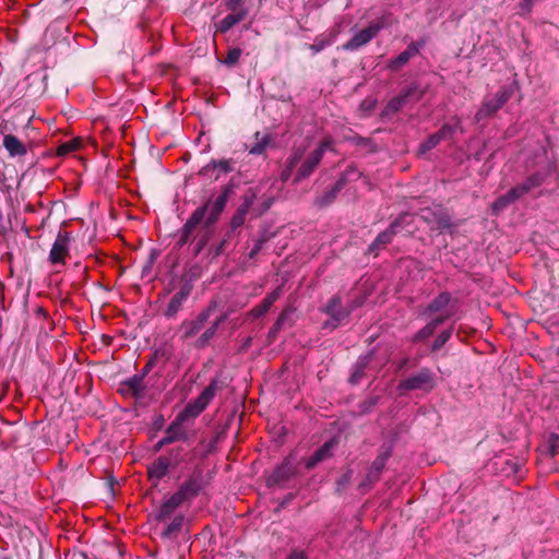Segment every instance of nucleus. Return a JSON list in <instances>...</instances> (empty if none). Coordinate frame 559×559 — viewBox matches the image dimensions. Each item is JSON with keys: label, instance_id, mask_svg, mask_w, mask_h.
I'll return each mask as SVG.
<instances>
[{"label": "nucleus", "instance_id": "nucleus-26", "mask_svg": "<svg viewBox=\"0 0 559 559\" xmlns=\"http://www.w3.org/2000/svg\"><path fill=\"white\" fill-rule=\"evenodd\" d=\"M2 144L11 158L25 156L27 153L25 144L14 134H5Z\"/></svg>", "mask_w": 559, "mask_h": 559}, {"label": "nucleus", "instance_id": "nucleus-11", "mask_svg": "<svg viewBox=\"0 0 559 559\" xmlns=\"http://www.w3.org/2000/svg\"><path fill=\"white\" fill-rule=\"evenodd\" d=\"M383 28V22H372L364 29L356 33L349 40H347L343 46L342 49L345 51H354L362 46L370 43L378 33Z\"/></svg>", "mask_w": 559, "mask_h": 559}, {"label": "nucleus", "instance_id": "nucleus-53", "mask_svg": "<svg viewBox=\"0 0 559 559\" xmlns=\"http://www.w3.org/2000/svg\"><path fill=\"white\" fill-rule=\"evenodd\" d=\"M343 173L346 174L350 180H356L360 177V173L354 164L348 165Z\"/></svg>", "mask_w": 559, "mask_h": 559}, {"label": "nucleus", "instance_id": "nucleus-24", "mask_svg": "<svg viewBox=\"0 0 559 559\" xmlns=\"http://www.w3.org/2000/svg\"><path fill=\"white\" fill-rule=\"evenodd\" d=\"M321 160L322 159L320 157V153L311 152L300 165L294 181L300 182L301 180L308 178L319 166Z\"/></svg>", "mask_w": 559, "mask_h": 559}, {"label": "nucleus", "instance_id": "nucleus-28", "mask_svg": "<svg viewBox=\"0 0 559 559\" xmlns=\"http://www.w3.org/2000/svg\"><path fill=\"white\" fill-rule=\"evenodd\" d=\"M182 503L171 495L167 500H165L156 513L154 514L155 521L157 522H166L173 513L179 508Z\"/></svg>", "mask_w": 559, "mask_h": 559}, {"label": "nucleus", "instance_id": "nucleus-15", "mask_svg": "<svg viewBox=\"0 0 559 559\" xmlns=\"http://www.w3.org/2000/svg\"><path fill=\"white\" fill-rule=\"evenodd\" d=\"M254 200V193H249L243 197L242 203L238 206V209L235 211L230 218L228 227L229 234L239 236V228L245 224L247 214L249 213V210L253 205Z\"/></svg>", "mask_w": 559, "mask_h": 559}, {"label": "nucleus", "instance_id": "nucleus-3", "mask_svg": "<svg viewBox=\"0 0 559 559\" xmlns=\"http://www.w3.org/2000/svg\"><path fill=\"white\" fill-rule=\"evenodd\" d=\"M512 86H501L493 95H487L481 102L480 108L475 114L476 121H481L496 115L512 97Z\"/></svg>", "mask_w": 559, "mask_h": 559}, {"label": "nucleus", "instance_id": "nucleus-16", "mask_svg": "<svg viewBox=\"0 0 559 559\" xmlns=\"http://www.w3.org/2000/svg\"><path fill=\"white\" fill-rule=\"evenodd\" d=\"M336 444L337 442L335 439H330L319 447L310 456L304 457L301 462L304 463L305 468L307 471H311L320 463L331 459Z\"/></svg>", "mask_w": 559, "mask_h": 559}, {"label": "nucleus", "instance_id": "nucleus-32", "mask_svg": "<svg viewBox=\"0 0 559 559\" xmlns=\"http://www.w3.org/2000/svg\"><path fill=\"white\" fill-rule=\"evenodd\" d=\"M281 295V288L277 287L273 292L269 293L266 297L262 300V302L252 309V313L254 317H261L265 314L272 305L280 298Z\"/></svg>", "mask_w": 559, "mask_h": 559}, {"label": "nucleus", "instance_id": "nucleus-4", "mask_svg": "<svg viewBox=\"0 0 559 559\" xmlns=\"http://www.w3.org/2000/svg\"><path fill=\"white\" fill-rule=\"evenodd\" d=\"M298 462L293 454H289L284 461L275 467V469L267 476L266 486L283 488L292 479L296 478L299 473Z\"/></svg>", "mask_w": 559, "mask_h": 559}, {"label": "nucleus", "instance_id": "nucleus-7", "mask_svg": "<svg viewBox=\"0 0 559 559\" xmlns=\"http://www.w3.org/2000/svg\"><path fill=\"white\" fill-rule=\"evenodd\" d=\"M435 385L436 382L432 371L429 368L424 367L420 368L416 373L411 374L409 377L400 381L397 390L402 395L405 392L414 390L430 391L435 388Z\"/></svg>", "mask_w": 559, "mask_h": 559}, {"label": "nucleus", "instance_id": "nucleus-54", "mask_svg": "<svg viewBox=\"0 0 559 559\" xmlns=\"http://www.w3.org/2000/svg\"><path fill=\"white\" fill-rule=\"evenodd\" d=\"M348 181H350V178H348L346 174L342 173L333 187L341 192Z\"/></svg>", "mask_w": 559, "mask_h": 559}, {"label": "nucleus", "instance_id": "nucleus-40", "mask_svg": "<svg viewBox=\"0 0 559 559\" xmlns=\"http://www.w3.org/2000/svg\"><path fill=\"white\" fill-rule=\"evenodd\" d=\"M516 199L511 195V190H509L506 194L500 195L492 204V209L495 212H499L504 210L508 205L515 202Z\"/></svg>", "mask_w": 559, "mask_h": 559}, {"label": "nucleus", "instance_id": "nucleus-29", "mask_svg": "<svg viewBox=\"0 0 559 559\" xmlns=\"http://www.w3.org/2000/svg\"><path fill=\"white\" fill-rule=\"evenodd\" d=\"M169 468H173L170 463L160 455L148 466L147 474L150 479L158 481L168 474Z\"/></svg>", "mask_w": 559, "mask_h": 559}, {"label": "nucleus", "instance_id": "nucleus-45", "mask_svg": "<svg viewBox=\"0 0 559 559\" xmlns=\"http://www.w3.org/2000/svg\"><path fill=\"white\" fill-rule=\"evenodd\" d=\"M331 41L322 36L316 37L313 44L309 45V49L313 55L322 51L326 46H330Z\"/></svg>", "mask_w": 559, "mask_h": 559}, {"label": "nucleus", "instance_id": "nucleus-21", "mask_svg": "<svg viewBox=\"0 0 559 559\" xmlns=\"http://www.w3.org/2000/svg\"><path fill=\"white\" fill-rule=\"evenodd\" d=\"M176 441H189V435L185 427L174 420L165 430V436L154 445V451L158 452L163 447Z\"/></svg>", "mask_w": 559, "mask_h": 559}, {"label": "nucleus", "instance_id": "nucleus-36", "mask_svg": "<svg viewBox=\"0 0 559 559\" xmlns=\"http://www.w3.org/2000/svg\"><path fill=\"white\" fill-rule=\"evenodd\" d=\"M340 191L332 187L330 190L325 191L322 195H319L314 200V204L320 207H326L331 205L337 198Z\"/></svg>", "mask_w": 559, "mask_h": 559}, {"label": "nucleus", "instance_id": "nucleus-50", "mask_svg": "<svg viewBox=\"0 0 559 559\" xmlns=\"http://www.w3.org/2000/svg\"><path fill=\"white\" fill-rule=\"evenodd\" d=\"M266 240L267 239L265 237H262L254 241V245L248 254L250 259H254L259 254V252L262 250L263 245L266 242Z\"/></svg>", "mask_w": 559, "mask_h": 559}, {"label": "nucleus", "instance_id": "nucleus-27", "mask_svg": "<svg viewBox=\"0 0 559 559\" xmlns=\"http://www.w3.org/2000/svg\"><path fill=\"white\" fill-rule=\"evenodd\" d=\"M225 386L224 380L218 377H214L211 379L207 386L200 393L197 400L202 403L205 407L210 404V402L214 399L216 393L221 391Z\"/></svg>", "mask_w": 559, "mask_h": 559}, {"label": "nucleus", "instance_id": "nucleus-43", "mask_svg": "<svg viewBox=\"0 0 559 559\" xmlns=\"http://www.w3.org/2000/svg\"><path fill=\"white\" fill-rule=\"evenodd\" d=\"M293 312L292 308L284 309L281 314L278 316L276 322V328H286L292 326L293 320L290 319V314Z\"/></svg>", "mask_w": 559, "mask_h": 559}, {"label": "nucleus", "instance_id": "nucleus-9", "mask_svg": "<svg viewBox=\"0 0 559 559\" xmlns=\"http://www.w3.org/2000/svg\"><path fill=\"white\" fill-rule=\"evenodd\" d=\"M324 312L330 316V319L323 323V329L331 331L337 329L349 317V311L343 307L342 299L338 295H334L330 298L324 308Z\"/></svg>", "mask_w": 559, "mask_h": 559}, {"label": "nucleus", "instance_id": "nucleus-64", "mask_svg": "<svg viewBox=\"0 0 559 559\" xmlns=\"http://www.w3.org/2000/svg\"><path fill=\"white\" fill-rule=\"evenodd\" d=\"M294 498L293 493H289L286 496V498L281 502L280 507L284 508L286 504L290 502V500Z\"/></svg>", "mask_w": 559, "mask_h": 559}, {"label": "nucleus", "instance_id": "nucleus-44", "mask_svg": "<svg viewBox=\"0 0 559 559\" xmlns=\"http://www.w3.org/2000/svg\"><path fill=\"white\" fill-rule=\"evenodd\" d=\"M435 333V330L432 326L427 323L424 328H421L417 333L413 336L412 342L413 343H419L429 336H431Z\"/></svg>", "mask_w": 559, "mask_h": 559}, {"label": "nucleus", "instance_id": "nucleus-58", "mask_svg": "<svg viewBox=\"0 0 559 559\" xmlns=\"http://www.w3.org/2000/svg\"><path fill=\"white\" fill-rule=\"evenodd\" d=\"M286 559H307V555L304 550L294 549Z\"/></svg>", "mask_w": 559, "mask_h": 559}, {"label": "nucleus", "instance_id": "nucleus-49", "mask_svg": "<svg viewBox=\"0 0 559 559\" xmlns=\"http://www.w3.org/2000/svg\"><path fill=\"white\" fill-rule=\"evenodd\" d=\"M332 145H333V139L331 136H325L321 141L319 146L313 151V153H320V157L322 159L325 151L332 150Z\"/></svg>", "mask_w": 559, "mask_h": 559}, {"label": "nucleus", "instance_id": "nucleus-56", "mask_svg": "<svg viewBox=\"0 0 559 559\" xmlns=\"http://www.w3.org/2000/svg\"><path fill=\"white\" fill-rule=\"evenodd\" d=\"M559 440V437L555 433H552L549 438V452L551 456H555L557 454V442Z\"/></svg>", "mask_w": 559, "mask_h": 559}, {"label": "nucleus", "instance_id": "nucleus-46", "mask_svg": "<svg viewBox=\"0 0 559 559\" xmlns=\"http://www.w3.org/2000/svg\"><path fill=\"white\" fill-rule=\"evenodd\" d=\"M304 155V150L301 148H295L292 153V155L287 158L286 166L289 167V169H294L298 163L301 160Z\"/></svg>", "mask_w": 559, "mask_h": 559}, {"label": "nucleus", "instance_id": "nucleus-60", "mask_svg": "<svg viewBox=\"0 0 559 559\" xmlns=\"http://www.w3.org/2000/svg\"><path fill=\"white\" fill-rule=\"evenodd\" d=\"M293 170H294V169H289V167H288V166H285V168L283 169V171H282V174H281V179H282L283 181H287V180L290 178V176H292V174H293Z\"/></svg>", "mask_w": 559, "mask_h": 559}, {"label": "nucleus", "instance_id": "nucleus-12", "mask_svg": "<svg viewBox=\"0 0 559 559\" xmlns=\"http://www.w3.org/2000/svg\"><path fill=\"white\" fill-rule=\"evenodd\" d=\"M407 216V213L399 215L385 230H383L376 237V239L369 246L368 251L377 255L378 251L381 248H384L385 246L391 243L393 237L400 231V228L404 226Z\"/></svg>", "mask_w": 559, "mask_h": 559}, {"label": "nucleus", "instance_id": "nucleus-2", "mask_svg": "<svg viewBox=\"0 0 559 559\" xmlns=\"http://www.w3.org/2000/svg\"><path fill=\"white\" fill-rule=\"evenodd\" d=\"M217 302L212 300L194 318L183 320L178 329L179 338L187 342L195 337L204 328L211 316L214 313Z\"/></svg>", "mask_w": 559, "mask_h": 559}, {"label": "nucleus", "instance_id": "nucleus-63", "mask_svg": "<svg viewBox=\"0 0 559 559\" xmlns=\"http://www.w3.org/2000/svg\"><path fill=\"white\" fill-rule=\"evenodd\" d=\"M409 361H411V359H409L408 357L403 358V359L399 362V365H397V371H400V370L404 369L405 367H407V366H408V364H409Z\"/></svg>", "mask_w": 559, "mask_h": 559}, {"label": "nucleus", "instance_id": "nucleus-39", "mask_svg": "<svg viewBox=\"0 0 559 559\" xmlns=\"http://www.w3.org/2000/svg\"><path fill=\"white\" fill-rule=\"evenodd\" d=\"M452 333H453L452 326L442 331L433 341V343L431 345V350L432 352L440 350L445 345V343L451 338Z\"/></svg>", "mask_w": 559, "mask_h": 559}, {"label": "nucleus", "instance_id": "nucleus-25", "mask_svg": "<svg viewBox=\"0 0 559 559\" xmlns=\"http://www.w3.org/2000/svg\"><path fill=\"white\" fill-rule=\"evenodd\" d=\"M206 407L198 400L190 402L186 407L176 416L175 420L178 421L182 427L189 420L197 418Z\"/></svg>", "mask_w": 559, "mask_h": 559}, {"label": "nucleus", "instance_id": "nucleus-42", "mask_svg": "<svg viewBox=\"0 0 559 559\" xmlns=\"http://www.w3.org/2000/svg\"><path fill=\"white\" fill-rule=\"evenodd\" d=\"M173 468L177 467L182 461V448L171 449L167 455H163Z\"/></svg>", "mask_w": 559, "mask_h": 559}, {"label": "nucleus", "instance_id": "nucleus-10", "mask_svg": "<svg viewBox=\"0 0 559 559\" xmlns=\"http://www.w3.org/2000/svg\"><path fill=\"white\" fill-rule=\"evenodd\" d=\"M237 162L233 158L211 159L204 165L198 175L210 180H218L222 175H227L236 169Z\"/></svg>", "mask_w": 559, "mask_h": 559}, {"label": "nucleus", "instance_id": "nucleus-20", "mask_svg": "<svg viewBox=\"0 0 559 559\" xmlns=\"http://www.w3.org/2000/svg\"><path fill=\"white\" fill-rule=\"evenodd\" d=\"M426 40L420 39L417 41H412L407 48L402 51L397 57L391 59L388 63V69L392 72H397L401 68H403L408 61L416 57L420 49L425 46Z\"/></svg>", "mask_w": 559, "mask_h": 559}, {"label": "nucleus", "instance_id": "nucleus-52", "mask_svg": "<svg viewBox=\"0 0 559 559\" xmlns=\"http://www.w3.org/2000/svg\"><path fill=\"white\" fill-rule=\"evenodd\" d=\"M76 147L78 145L74 142L63 143L58 147V155H67L70 152L74 151Z\"/></svg>", "mask_w": 559, "mask_h": 559}, {"label": "nucleus", "instance_id": "nucleus-61", "mask_svg": "<svg viewBox=\"0 0 559 559\" xmlns=\"http://www.w3.org/2000/svg\"><path fill=\"white\" fill-rule=\"evenodd\" d=\"M283 330V328H276V322L273 324V326L269 331V338H275L276 334Z\"/></svg>", "mask_w": 559, "mask_h": 559}, {"label": "nucleus", "instance_id": "nucleus-22", "mask_svg": "<svg viewBox=\"0 0 559 559\" xmlns=\"http://www.w3.org/2000/svg\"><path fill=\"white\" fill-rule=\"evenodd\" d=\"M374 355V350L371 349L367 354L361 355L357 358L355 364L352 366L350 374L348 377V382L352 385H357L361 382V380L366 376V370L370 365L372 357Z\"/></svg>", "mask_w": 559, "mask_h": 559}, {"label": "nucleus", "instance_id": "nucleus-41", "mask_svg": "<svg viewBox=\"0 0 559 559\" xmlns=\"http://www.w3.org/2000/svg\"><path fill=\"white\" fill-rule=\"evenodd\" d=\"M242 55V50L238 47L228 49L226 58L223 63L229 68L236 66Z\"/></svg>", "mask_w": 559, "mask_h": 559}, {"label": "nucleus", "instance_id": "nucleus-48", "mask_svg": "<svg viewBox=\"0 0 559 559\" xmlns=\"http://www.w3.org/2000/svg\"><path fill=\"white\" fill-rule=\"evenodd\" d=\"M157 257L158 252L156 250H151L145 264L142 266V276L151 273L152 266L155 263Z\"/></svg>", "mask_w": 559, "mask_h": 559}, {"label": "nucleus", "instance_id": "nucleus-47", "mask_svg": "<svg viewBox=\"0 0 559 559\" xmlns=\"http://www.w3.org/2000/svg\"><path fill=\"white\" fill-rule=\"evenodd\" d=\"M245 0H226L225 5L230 13H237L239 11H248V8H243Z\"/></svg>", "mask_w": 559, "mask_h": 559}, {"label": "nucleus", "instance_id": "nucleus-35", "mask_svg": "<svg viewBox=\"0 0 559 559\" xmlns=\"http://www.w3.org/2000/svg\"><path fill=\"white\" fill-rule=\"evenodd\" d=\"M238 236L234 234H229L227 230L222 238V240L215 246L210 249V252L212 253L213 258H217L221 254L225 252V250L229 247L230 242L235 240Z\"/></svg>", "mask_w": 559, "mask_h": 559}, {"label": "nucleus", "instance_id": "nucleus-57", "mask_svg": "<svg viewBox=\"0 0 559 559\" xmlns=\"http://www.w3.org/2000/svg\"><path fill=\"white\" fill-rule=\"evenodd\" d=\"M155 362V358H151L145 366L142 368L141 372L139 373L143 379L150 373Z\"/></svg>", "mask_w": 559, "mask_h": 559}, {"label": "nucleus", "instance_id": "nucleus-31", "mask_svg": "<svg viewBox=\"0 0 559 559\" xmlns=\"http://www.w3.org/2000/svg\"><path fill=\"white\" fill-rule=\"evenodd\" d=\"M451 301V294L448 292L440 293L426 307L424 314H432L443 310Z\"/></svg>", "mask_w": 559, "mask_h": 559}, {"label": "nucleus", "instance_id": "nucleus-18", "mask_svg": "<svg viewBox=\"0 0 559 559\" xmlns=\"http://www.w3.org/2000/svg\"><path fill=\"white\" fill-rule=\"evenodd\" d=\"M202 489V479L201 474L191 475L187 480H185L178 490L173 493L181 503L186 501H190L195 498Z\"/></svg>", "mask_w": 559, "mask_h": 559}, {"label": "nucleus", "instance_id": "nucleus-14", "mask_svg": "<svg viewBox=\"0 0 559 559\" xmlns=\"http://www.w3.org/2000/svg\"><path fill=\"white\" fill-rule=\"evenodd\" d=\"M123 396L132 397L135 400L143 399L147 391V385L144 379L140 374H133L132 377L120 382L118 390Z\"/></svg>", "mask_w": 559, "mask_h": 559}, {"label": "nucleus", "instance_id": "nucleus-1", "mask_svg": "<svg viewBox=\"0 0 559 559\" xmlns=\"http://www.w3.org/2000/svg\"><path fill=\"white\" fill-rule=\"evenodd\" d=\"M233 190V183L223 186L215 200L207 199L191 213L179 231V247L197 240L194 255H198L207 246L215 233L214 225L224 212Z\"/></svg>", "mask_w": 559, "mask_h": 559}, {"label": "nucleus", "instance_id": "nucleus-51", "mask_svg": "<svg viewBox=\"0 0 559 559\" xmlns=\"http://www.w3.org/2000/svg\"><path fill=\"white\" fill-rule=\"evenodd\" d=\"M266 145L267 140L266 136H264L261 142H258L255 145L250 147L249 153L253 155H260L265 151Z\"/></svg>", "mask_w": 559, "mask_h": 559}, {"label": "nucleus", "instance_id": "nucleus-34", "mask_svg": "<svg viewBox=\"0 0 559 559\" xmlns=\"http://www.w3.org/2000/svg\"><path fill=\"white\" fill-rule=\"evenodd\" d=\"M217 330L215 325L210 324L193 342V347L197 349H204L210 346L215 337Z\"/></svg>", "mask_w": 559, "mask_h": 559}, {"label": "nucleus", "instance_id": "nucleus-33", "mask_svg": "<svg viewBox=\"0 0 559 559\" xmlns=\"http://www.w3.org/2000/svg\"><path fill=\"white\" fill-rule=\"evenodd\" d=\"M185 516L182 514L176 515L173 521L166 525L160 532L163 539H170L175 537L182 528Z\"/></svg>", "mask_w": 559, "mask_h": 559}, {"label": "nucleus", "instance_id": "nucleus-5", "mask_svg": "<svg viewBox=\"0 0 559 559\" xmlns=\"http://www.w3.org/2000/svg\"><path fill=\"white\" fill-rule=\"evenodd\" d=\"M419 217L430 227V230H438L439 233H443L448 229L456 227V225L452 222V216L449 210L441 205L423 209L420 211Z\"/></svg>", "mask_w": 559, "mask_h": 559}, {"label": "nucleus", "instance_id": "nucleus-37", "mask_svg": "<svg viewBox=\"0 0 559 559\" xmlns=\"http://www.w3.org/2000/svg\"><path fill=\"white\" fill-rule=\"evenodd\" d=\"M380 397L378 395H372L364 401H360L357 405L358 413L360 415L369 414L373 411V408L378 405Z\"/></svg>", "mask_w": 559, "mask_h": 559}, {"label": "nucleus", "instance_id": "nucleus-6", "mask_svg": "<svg viewBox=\"0 0 559 559\" xmlns=\"http://www.w3.org/2000/svg\"><path fill=\"white\" fill-rule=\"evenodd\" d=\"M426 90L414 82L403 90L397 96L391 98L385 105L382 117H389L397 114L408 102H419L425 95Z\"/></svg>", "mask_w": 559, "mask_h": 559}, {"label": "nucleus", "instance_id": "nucleus-23", "mask_svg": "<svg viewBox=\"0 0 559 559\" xmlns=\"http://www.w3.org/2000/svg\"><path fill=\"white\" fill-rule=\"evenodd\" d=\"M543 182L544 176L539 173H535L528 176L523 182L511 188V195L514 197L518 201L519 199L531 192L533 189L542 186Z\"/></svg>", "mask_w": 559, "mask_h": 559}, {"label": "nucleus", "instance_id": "nucleus-55", "mask_svg": "<svg viewBox=\"0 0 559 559\" xmlns=\"http://www.w3.org/2000/svg\"><path fill=\"white\" fill-rule=\"evenodd\" d=\"M450 318V314H441L429 321L428 323L432 326V329L436 331V329L443 324L445 320Z\"/></svg>", "mask_w": 559, "mask_h": 559}, {"label": "nucleus", "instance_id": "nucleus-8", "mask_svg": "<svg viewBox=\"0 0 559 559\" xmlns=\"http://www.w3.org/2000/svg\"><path fill=\"white\" fill-rule=\"evenodd\" d=\"M392 455V447L383 444L380 448V452L374 459V461L371 463L368 473L365 477V479L359 484V489H370L373 484H376L386 465V462Z\"/></svg>", "mask_w": 559, "mask_h": 559}, {"label": "nucleus", "instance_id": "nucleus-13", "mask_svg": "<svg viewBox=\"0 0 559 559\" xmlns=\"http://www.w3.org/2000/svg\"><path fill=\"white\" fill-rule=\"evenodd\" d=\"M71 234L66 229H60L49 252L48 260L51 264H66V259L70 255L69 246Z\"/></svg>", "mask_w": 559, "mask_h": 559}, {"label": "nucleus", "instance_id": "nucleus-38", "mask_svg": "<svg viewBox=\"0 0 559 559\" xmlns=\"http://www.w3.org/2000/svg\"><path fill=\"white\" fill-rule=\"evenodd\" d=\"M353 469L350 468H347L336 480L335 483V492L341 495L343 493L346 488L348 487V485L350 484L352 481V478H353Z\"/></svg>", "mask_w": 559, "mask_h": 559}, {"label": "nucleus", "instance_id": "nucleus-59", "mask_svg": "<svg viewBox=\"0 0 559 559\" xmlns=\"http://www.w3.org/2000/svg\"><path fill=\"white\" fill-rule=\"evenodd\" d=\"M228 318V314L227 312H224L222 314H219L218 317L215 318V320H213L211 322V324L215 325L216 329H218Z\"/></svg>", "mask_w": 559, "mask_h": 559}, {"label": "nucleus", "instance_id": "nucleus-62", "mask_svg": "<svg viewBox=\"0 0 559 559\" xmlns=\"http://www.w3.org/2000/svg\"><path fill=\"white\" fill-rule=\"evenodd\" d=\"M368 141H369L368 139H365L362 136H355L352 139V142L355 145H365Z\"/></svg>", "mask_w": 559, "mask_h": 559}, {"label": "nucleus", "instance_id": "nucleus-17", "mask_svg": "<svg viewBox=\"0 0 559 559\" xmlns=\"http://www.w3.org/2000/svg\"><path fill=\"white\" fill-rule=\"evenodd\" d=\"M455 127L444 123L437 132L430 134L418 147V155H425L435 148L441 141L451 140L454 135Z\"/></svg>", "mask_w": 559, "mask_h": 559}, {"label": "nucleus", "instance_id": "nucleus-19", "mask_svg": "<svg viewBox=\"0 0 559 559\" xmlns=\"http://www.w3.org/2000/svg\"><path fill=\"white\" fill-rule=\"evenodd\" d=\"M192 287L189 284H185L180 289L170 298L163 314L166 319H175L179 311L182 310L183 305L188 300L191 294Z\"/></svg>", "mask_w": 559, "mask_h": 559}, {"label": "nucleus", "instance_id": "nucleus-30", "mask_svg": "<svg viewBox=\"0 0 559 559\" xmlns=\"http://www.w3.org/2000/svg\"><path fill=\"white\" fill-rule=\"evenodd\" d=\"M248 15V11H239L237 13H229L217 24V31L221 33H227L236 24L242 22Z\"/></svg>", "mask_w": 559, "mask_h": 559}]
</instances>
